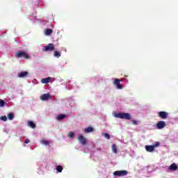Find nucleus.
I'll list each match as a JSON object with an SVG mask.
<instances>
[{"label": "nucleus", "instance_id": "19", "mask_svg": "<svg viewBox=\"0 0 178 178\" xmlns=\"http://www.w3.org/2000/svg\"><path fill=\"white\" fill-rule=\"evenodd\" d=\"M7 118L9 120H13L15 115H13V113H10L7 115Z\"/></svg>", "mask_w": 178, "mask_h": 178}, {"label": "nucleus", "instance_id": "25", "mask_svg": "<svg viewBox=\"0 0 178 178\" xmlns=\"http://www.w3.org/2000/svg\"><path fill=\"white\" fill-rule=\"evenodd\" d=\"M68 137H70V138H73V137H74V132H73V131L69 132Z\"/></svg>", "mask_w": 178, "mask_h": 178}, {"label": "nucleus", "instance_id": "29", "mask_svg": "<svg viewBox=\"0 0 178 178\" xmlns=\"http://www.w3.org/2000/svg\"><path fill=\"white\" fill-rule=\"evenodd\" d=\"M133 124L137 125V124H138V122L136 120H134L133 121Z\"/></svg>", "mask_w": 178, "mask_h": 178}, {"label": "nucleus", "instance_id": "4", "mask_svg": "<svg viewBox=\"0 0 178 178\" xmlns=\"http://www.w3.org/2000/svg\"><path fill=\"white\" fill-rule=\"evenodd\" d=\"M129 175V171L127 170H118L113 172L114 176H118L119 177H122V176H127Z\"/></svg>", "mask_w": 178, "mask_h": 178}, {"label": "nucleus", "instance_id": "18", "mask_svg": "<svg viewBox=\"0 0 178 178\" xmlns=\"http://www.w3.org/2000/svg\"><path fill=\"white\" fill-rule=\"evenodd\" d=\"M28 126H29V127H31V129H35V124L33 121H29Z\"/></svg>", "mask_w": 178, "mask_h": 178}, {"label": "nucleus", "instance_id": "21", "mask_svg": "<svg viewBox=\"0 0 178 178\" xmlns=\"http://www.w3.org/2000/svg\"><path fill=\"white\" fill-rule=\"evenodd\" d=\"M56 170H57V172H58V173H62V170H63V167H62V165H58L56 168Z\"/></svg>", "mask_w": 178, "mask_h": 178}, {"label": "nucleus", "instance_id": "20", "mask_svg": "<svg viewBox=\"0 0 178 178\" xmlns=\"http://www.w3.org/2000/svg\"><path fill=\"white\" fill-rule=\"evenodd\" d=\"M52 32H53L52 29H47L45 30L44 33L46 35H51L52 34Z\"/></svg>", "mask_w": 178, "mask_h": 178}, {"label": "nucleus", "instance_id": "16", "mask_svg": "<svg viewBox=\"0 0 178 178\" xmlns=\"http://www.w3.org/2000/svg\"><path fill=\"white\" fill-rule=\"evenodd\" d=\"M92 131H94V128H92V127H88L84 129L85 133H91Z\"/></svg>", "mask_w": 178, "mask_h": 178}, {"label": "nucleus", "instance_id": "7", "mask_svg": "<svg viewBox=\"0 0 178 178\" xmlns=\"http://www.w3.org/2000/svg\"><path fill=\"white\" fill-rule=\"evenodd\" d=\"M78 140L82 145H86V144H87V139L83 135H79L78 136Z\"/></svg>", "mask_w": 178, "mask_h": 178}, {"label": "nucleus", "instance_id": "24", "mask_svg": "<svg viewBox=\"0 0 178 178\" xmlns=\"http://www.w3.org/2000/svg\"><path fill=\"white\" fill-rule=\"evenodd\" d=\"M1 120H3V122H6L8 120V117L6 115H2L0 117Z\"/></svg>", "mask_w": 178, "mask_h": 178}, {"label": "nucleus", "instance_id": "23", "mask_svg": "<svg viewBox=\"0 0 178 178\" xmlns=\"http://www.w3.org/2000/svg\"><path fill=\"white\" fill-rule=\"evenodd\" d=\"M102 136H104V137L107 140H109V138H111V135H109V134L108 133H104L102 134Z\"/></svg>", "mask_w": 178, "mask_h": 178}, {"label": "nucleus", "instance_id": "10", "mask_svg": "<svg viewBox=\"0 0 178 178\" xmlns=\"http://www.w3.org/2000/svg\"><path fill=\"white\" fill-rule=\"evenodd\" d=\"M27 76H29V72H27V71L21 72L17 74V76L19 79H24V77H27Z\"/></svg>", "mask_w": 178, "mask_h": 178}, {"label": "nucleus", "instance_id": "22", "mask_svg": "<svg viewBox=\"0 0 178 178\" xmlns=\"http://www.w3.org/2000/svg\"><path fill=\"white\" fill-rule=\"evenodd\" d=\"M54 55L56 58H60V53H59L58 51H54Z\"/></svg>", "mask_w": 178, "mask_h": 178}, {"label": "nucleus", "instance_id": "12", "mask_svg": "<svg viewBox=\"0 0 178 178\" xmlns=\"http://www.w3.org/2000/svg\"><path fill=\"white\" fill-rule=\"evenodd\" d=\"M145 149L147 152H154V151H155V148L153 145H146Z\"/></svg>", "mask_w": 178, "mask_h": 178}, {"label": "nucleus", "instance_id": "3", "mask_svg": "<svg viewBox=\"0 0 178 178\" xmlns=\"http://www.w3.org/2000/svg\"><path fill=\"white\" fill-rule=\"evenodd\" d=\"M52 51H55V45L52 43H49L48 45L43 47L42 48L43 52H52Z\"/></svg>", "mask_w": 178, "mask_h": 178}, {"label": "nucleus", "instance_id": "17", "mask_svg": "<svg viewBox=\"0 0 178 178\" xmlns=\"http://www.w3.org/2000/svg\"><path fill=\"white\" fill-rule=\"evenodd\" d=\"M111 148L114 154H118V146H116V145L115 144L112 145Z\"/></svg>", "mask_w": 178, "mask_h": 178}, {"label": "nucleus", "instance_id": "11", "mask_svg": "<svg viewBox=\"0 0 178 178\" xmlns=\"http://www.w3.org/2000/svg\"><path fill=\"white\" fill-rule=\"evenodd\" d=\"M41 144H42L43 145H45V146H49V147H52L53 144H52V142L51 141H48L47 140H42L40 141Z\"/></svg>", "mask_w": 178, "mask_h": 178}, {"label": "nucleus", "instance_id": "28", "mask_svg": "<svg viewBox=\"0 0 178 178\" xmlns=\"http://www.w3.org/2000/svg\"><path fill=\"white\" fill-rule=\"evenodd\" d=\"M30 143V140L29 139H26L25 141H24V143L25 144H29Z\"/></svg>", "mask_w": 178, "mask_h": 178}, {"label": "nucleus", "instance_id": "1", "mask_svg": "<svg viewBox=\"0 0 178 178\" xmlns=\"http://www.w3.org/2000/svg\"><path fill=\"white\" fill-rule=\"evenodd\" d=\"M114 118H118V119H125V120H131V115L127 113H114Z\"/></svg>", "mask_w": 178, "mask_h": 178}, {"label": "nucleus", "instance_id": "6", "mask_svg": "<svg viewBox=\"0 0 178 178\" xmlns=\"http://www.w3.org/2000/svg\"><path fill=\"white\" fill-rule=\"evenodd\" d=\"M169 115V113L166 111H160L158 113L159 118L161 119H168V116Z\"/></svg>", "mask_w": 178, "mask_h": 178}, {"label": "nucleus", "instance_id": "14", "mask_svg": "<svg viewBox=\"0 0 178 178\" xmlns=\"http://www.w3.org/2000/svg\"><path fill=\"white\" fill-rule=\"evenodd\" d=\"M49 80H51V77H47L46 79H42L41 83H42V84H48V83H49Z\"/></svg>", "mask_w": 178, "mask_h": 178}, {"label": "nucleus", "instance_id": "2", "mask_svg": "<svg viewBox=\"0 0 178 178\" xmlns=\"http://www.w3.org/2000/svg\"><path fill=\"white\" fill-rule=\"evenodd\" d=\"M15 58H24V59H30V56L27 54L25 51H19L15 53Z\"/></svg>", "mask_w": 178, "mask_h": 178}, {"label": "nucleus", "instance_id": "5", "mask_svg": "<svg viewBox=\"0 0 178 178\" xmlns=\"http://www.w3.org/2000/svg\"><path fill=\"white\" fill-rule=\"evenodd\" d=\"M113 84L118 90H122L123 88V84L120 83V79L118 78L114 79Z\"/></svg>", "mask_w": 178, "mask_h": 178}, {"label": "nucleus", "instance_id": "9", "mask_svg": "<svg viewBox=\"0 0 178 178\" xmlns=\"http://www.w3.org/2000/svg\"><path fill=\"white\" fill-rule=\"evenodd\" d=\"M165 126L166 123L165 122V121H159L156 123V127L157 129H159V130L163 129Z\"/></svg>", "mask_w": 178, "mask_h": 178}, {"label": "nucleus", "instance_id": "15", "mask_svg": "<svg viewBox=\"0 0 178 178\" xmlns=\"http://www.w3.org/2000/svg\"><path fill=\"white\" fill-rule=\"evenodd\" d=\"M66 115L65 114H60L56 116L57 120H63V119H65Z\"/></svg>", "mask_w": 178, "mask_h": 178}, {"label": "nucleus", "instance_id": "13", "mask_svg": "<svg viewBox=\"0 0 178 178\" xmlns=\"http://www.w3.org/2000/svg\"><path fill=\"white\" fill-rule=\"evenodd\" d=\"M177 165L175 163H173L169 166V170H172V172H175V170H177Z\"/></svg>", "mask_w": 178, "mask_h": 178}, {"label": "nucleus", "instance_id": "26", "mask_svg": "<svg viewBox=\"0 0 178 178\" xmlns=\"http://www.w3.org/2000/svg\"><path fill=\"white\" fill-rule=\"evenodd\" d=\"M154 148H156V147H159L161 145V143L156 142L154 145H152Z\"/></svg>", "mask_w": 178, "mask_h": 178}, {"label": "nucleus", "instance_id": "8", "mask_svg": "<svg viewBox=\"0 0 178 178\" xmlns=\"http://www.w3.org/2000/svg\"><path fill=\"white\" fill-rule=\"evenodd\" d=\"M51 98L49 93L43 94L40 96L41 101H48V99H51Z\"/></svg>", "mask_w": 178, "mask_h": 178}, {"label": "nucleus", "instance_id": "27", "mask_svg": "<svg viewBox=\"0 0 178 178\" xmlns=\"http://www.w3.org/2000/svg\"><path fill=\"white\" fill-rule=\"evenodd\" d=\"M0 106H5V101L2 100L1 99H0Z\"/></svg>", "mask_w": 178, "mask_h": 178}]
</instances>
